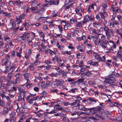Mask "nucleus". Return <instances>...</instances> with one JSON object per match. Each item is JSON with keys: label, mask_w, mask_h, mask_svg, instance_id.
<instances>
[{"label": "nucleus", "mask_w": 122, "mask_h": 122, "mask_svg": "<svg viewBox=\"0 0 122 122\" xmlns=\"http://www.w3.org/2000/svg\"><path fill=\"white\" fill-rule=\"evenodd\" d=\"M3 21L4 20H2L1 22H0V26L2 28H3V27H4L5 26V22Z\"/></svg>", "instance_id": "obj_50"}, {"label": "nucleus", "mask_w": 122, "mask_h": 122, "mask_svg": "<svg viewBox=\"0 0 122 122\" xmlns=\"http://www.w3.org/2000/svg\"><path fill=\"white\" fill-rule=\"evenodd\" d=\"M15 112H12L10 115V120L11 119L15 118Z\"/></svg>", "instance_id": "obj_40"}, {"label": "nucleus", "mask_w": 122, "mask_h": 122, "mask_svg": "<svg viewBox=\"0 0 122 122\" xmlns=\"http://www.w3.org/2000/svg\"><path fill=\"white\" fill-rule=\"evenodd\" d=\"M91 74V72L89 71H88L86 72L82 73L81 74V76L82 78H83V76L86 75V76H88Z\"/></svg>", "instance_id": "obj_27"}, {"label": "nucleus", "mask_w": 122, "mask_h": 122, "mask_svg": "<svg viewBox=\"0 0 122 122\" xmlns=\"http://www.w3.org/2000/svg\"><path fill=\"white\" fill-rule=\"evenodd\" d=\"M68 47L71 50V51H73L74 50V48L73 45L71 44H69L68 46Z\"/></svg>", "instance_id": "obj_47"}, {"label": "nucleus", "mask_w": 122, "mask_h": 122, "mask_svg": "<svg viewBox=\"0 0 122 122\" xmlns=\"http://www.w3.org/2000/svg\"><path fill=\"white\" fill-rule=\"evenodd\" d=\"M77 49L80 52H82L84 50L85 46L81 44H80L77 46Z\"/></svg>", "instance_id": "obj_21"}, {"label": "nucleus", "mask_w": 122, "mask_h": 122, "mask_svg": "<svg viewBox=\"0 0 122 122\" xmlns=\"http://www.w3.org/2000/svg\"><path fill=\"white\" fill-rule=\"evenodd\" d=\"M41 86L43 88H46L48 87L46 83L45 84L43 82H41Z\"/></svg>", "instance_id": "obj_51"}, {"label": "nucleus", "mask_w": 122, "mask_h": 122, "mask_svg": "<svg viewBox=\"0 0 122 122\" xmlns=\"http://www.w3.org/2000/svg\"><path fill=\"white\" fill-rule=\"evenodd\" d=\"M43 11L44 10L43 9L41 10L40 9L38 8L37 6H32L31 8V11L34 14H42L43 13Z\"/></svg>", "instance_id": "obj_6"}, {"label": "nucleus", "mask_w": 122, "mask_h": 122, "mask_svg": "<svg viewBox=\"0 0 122 122\" xmlns=\"http://www.w3.org/2000/svg\"><path fill=\"white\" fill-rule=\"evenodd\" d=\"M92 65L94 66L97 67L98 66V63L97 62L93 61Z\"/></svg>", "instance_id": "obj_57"}, {"label": "nucleus", "mask_w": 122, "mask_h": 122, "mask_svg": "<svg viewBox=\"0 0 122 122\" xmlns=\"http://www.w3.org/2000/svg\"><path fill=\"white\" fill-rule=\"evenodd\" d=\"M49 75L52 77H55L56 78V77L57 76V73H51L49 74Z\"/></svg>", "instance_id": "obj_48"}, {"label": "nucleus", "mask_w": 122, "mask_h": 122, "mask_svg": "<svg viewBox=\"0 0 122 122\" xmlns=\"http://www.w3.org/2000/svg\"><path fill=\"white\" fill-rule=\"evenodd\" d=\"M94 19V16L93 15L89 16L88 15H86L84 16L83 20L82 21L84 24L87 22H89V20L91 21H93Z\"/></svg>", "instance_id": "obj_5"}, {"label": "nucleus", "mask_w": 122, "mask_h": 122, "mask_svg": "<svg viewBox=\"0 0 122 122\" xmlns=\"http://www.w3.org/2000/svg\"><path fill=\"white\" fill-rule=\"evenodd\" d=\"M58 72L60 74L62 75V77L64 79H66L67 77V72H65L64 70L62 69L59 70L58 71Z\"/></svg>", "instance_id": "obj_9"}, {"label": "nucleus", "mask_w": 122, "mask_h": 122, "mask_svg": "<svg viewBox=\"0 0 122 122\" xmlns=\"http://www.w3.org/2000/svg\"><path fill=\"white\" fill-rule=\"evenodd\" d=\"M86 39V37L85 36L82 35L81 37H78L76 38V40L79 41H84Z\"/></svg>", "instance_id": "obj_36"}, {"label": "nucleus", "mask_w": 122, "mask_h": 122, "mask_svg": "<svg viewBox=\"0 0 122 122\" xmlns=\"http://www.w3.org/2000/svg\"><path fill=\"white\" fill-rule=\"evenodd\" d=\"M80 102L78 100H76L75 101L69 104V105L71 106H73L74 107H76V108L79 107L78 106H79V104Z\"/></svg>", "instance_id": "obj_17"}, {"label": "nucleus", "mask_w": 122, "mask_h": 122, "mask_svg": "<svg viewBox=\"0 0 122 122\" xmlns=\"http://www.w3.org/2000/svg\"><path fill=\"white\" fill-rule=\"evenodd\" d=\"M70 21L71 24H73L74 23H76L77 21V19L73 18L70 19Z\"/></svg>", "instance_id": "obj_42"}, {"label": "nucleus", "mask_w": 122, "mask_h": 122, "mask_svg": "<svg viewBox=\"0 0 122 122\" xmlns=\"http://www.w3.org/2000/svg\"><path fill=\"white\" fill-rule=\"evenodd\" d=\"M117 19L120 22L122 21V16L121 15H118L117 16Z\"/></svg>", "instance_id": "obj_63"}, {"label": "nucleus", "mask_w": 122, "mask_h": 122, "mask_svg": "<svg viewBox=\"0 0 122 122\" xmlns=\"http://www.w3.org/2000/svg\"><path fill=\"white\" fill-rule=\"evenodd\" d=\"M21 19L19 17L16 18V22L17 24H19L21 22Z\"/></svg>", "instance_id": "obj_44"}, {"label": "nucleus", "mask_w": 122, "mask_h": 122, "mask_svg": "<svg viewBox=\"0 0 122 122\" xmlns=\"http://www.w3.org/2000/svg\"><path fill=\"white\" fill-rule=\"evenodd\" d=\"M110 105L111 107L113 106L119 107L121 106V104L116 102H111L110 103Z\"/></svg>", "instance_id": "obj_20"}, {"label": "nucleus", "mask_w": 122, "mask_h": 122, "mask_svg": "<svg viewBox=\"0 0 122 122\" xmlns=\"http://www.w3.org/2000/svg\"><path fill=\"white\" fill-rule=\"evenodd\" d=\"M84 80V79H79L77 80V81H74L73 83V84H75L77 83H78V84H80L81 83H82L83 82Z\"/></svg>", "instance_id": "obj_33"}, {"label": "nucleus", "mask_w": 122, "mask_h": 122, "mask_svg": "<svg viewBox=\"0 0 122 122\" xmlns=\"http://www.w3.org/2000/svg\"><path fill=\"white\" fill-rule=\"evenodd\" d=\"M95 117H97V118H101V119L103 120H106L108 118V116L107 114H102V116H101L98 114H96L95 115Z\"/></svg>", "instance_id": "obj_14"}, {"label": "nucleus", "mask_w": 122, "mask_h": 122, "mask_svg": "<svg viewBox=\"0 0 122 122\" xmlns=\"http://www.w3.org/2000/svg\"><path fill=\"white\" fill-rule=\"evenodd\" d=\"M45 66L42 65L38 66L37 67V69L40 70H42L45 69Z\"/></svg>", "instance_id": "obj_49"}, {"label": "nucleus", "mask_w": 122, "mask_h": 122, "mask_svg": "<svg viewBox=\"0 0 122 122\" xmlns=\"http://www.w3.org/2000/svg\"><path fill=\"white\" fill-rule=\"evenodd\" d=\"M42 27L43 30L45 31H47L49 30L48 28L46 25H43Z\"/></svg>", "instance_id": "obj_53"}, {"label": "nucleus", "mask_w": 122, "mask_h": 122, "mask_svg": "<svg viewBox=\"0 0 122 122\" xmlns=\"http://www.w3.org/2000/svg\"><path fill=\"white\" fill-rule=\"evenodd\" d=\"M95 45L98 46L99 43L100 42V40L98 39V37L96 35L94 36V37L92 40Z\"/></svg>", "instance_id": "obj_13"}, {"label": "nucleus", "mask_w": 122, "mask_h": 122, "mask_svg": "<svg viewBox=\"0 0 122 122\" xmlns=\"http://www.w3.org/2000/svg\"><path fill=\"white\" fill-rule=\"evenodd\" d=\"M76 28L77 29H80L81 27H82V25H84V23L82 21L80 22H77L76 23Z\"/></svg>", "instance_id": "obj_18"}, {"label": "nucleus", "mask_w": 122, "mask_h": 122, "mask_svg": "<svg viewBox=\"0 0 122 122\" xmlns=\"http://www.w3.org/2000/svg\"><path fill=\"white\" fill-rule=\"evenodd\" d=\"M29 69L32 71H33L34 70V67L33 64H31L29 66Z\"/></svg>", "instance_id": "obj_54"}, {"label": "nucleus", "mask_w": 122, "mask_h": 122, "mask_svg": "<svg viewBox=\"0 0 122 122\" xmlns=\"http://www.w3.org/2000/svg\"><path fill=\"white\" fill-rule=\"evenodd\" d=\"M64 81L63 80H59L56 81V84L57 86L59 84H63L64 83Z\"/></svg>", "instance_id": "obj_39"}, {"label": "nucleus", "mask_w": 122, "mask_h": 122, "mask_svg": "<svg viewBox=\"0 0 122 122\" xmlns=\"http://www.w3.org/2000/svg\"><path fill=\"white\" fill-rule=\"evenodd\" d=\"M56 46H57L58 49L60 50H63L64 48V46L62 45H60L59 43L58 42L56 44Z\"/></svg>", "instance_id": "obj_37"}, {"label": "nucleus", "mask_w": 122, "mask_h": 122, "mask_svg": "<svg viewBox=\"0 0 122 122\" xmlns=\"http://www.w3.org/2000/svg\"><path fill=\"white\" fill-rule=\"evenodd\" d=\"M110 10L112 12L113 14H116L117 12L119 13L120 12V10L118 7H115L112 6L111 7Z\"/></svg>", "instance_id": "obj_10"}, {"label": "nucleus", "mask_w": 122, "mask_h": 122, "mask_svg": "<svg viewBox=\"0 0 122 122\" xmlns=\"http://www.w3.org/2000/svg\"><path fill=\"white\" fill-rule=\"evenodd\" d=\"M59 3V0H57L56 1H51V0L49 3H48L50 5H57Z\"/></svg>", "instance_id": "obj_28"}, {"label": "nucleus", "mask_w": 122, "mask_h": 122, "mask_svg": "<svg viewBox=\"0 0 122 122\" xmlns=\"http://www.w3.org/2000/svg\"><path fill=\"white\" fill-rule=\"evenodd\" d=\"M38 96H37L32 98L31 96H30L27 97L26 99L28 103L31 104H33L35 102V101L36 100L38 99Z\"/></svg>", "instance_id": "obj_7"}, {"label": "nucleus", "mask_w": 122, "mask_h": 122, "mask_svg": "<svg viewBox=\"0 0 122 122\" xmlns=\"http://www.w3.org/2000/svg\"><path fill=\"white\" fill-rule=\"evenodd\" d=\"M103 29L105 31L107 38L108 40H110L111 37L114 36V31L113 29H109L106 26H105L104 27H103Z\"/></svg>", "instance_id": "obj_2"}, {"label": "nucleus", "mask_w": 122, "mask_h": 122, "mask_svg": "<svg viewBox=\"0 0 122 122\" xmlns=\"http://www.w3.org/2000/svg\"><path fill=\"white\" fill-rule=\"evenodd\" d=\"M9 110L7 107H4L2 112V114L3 115H6L8 112Z\"/></svg>", "instance_id": "obj_25"}, {"label": "nucleus", "mask_w": 122, "mask_h": 122, "mask_svg": "<svg viewBox=\"0 0 122 122\" xmlns=\"http://www.w3.org/2000/svg\"><path fill=\"white\" fill-rule=\"evenodd\" d=\"M5 78L4 76L3 77H1V78L0 79V83H1L0 85V88L1 89H4V88L5 87L4 86L5 85V84L4 83H2L1 82V80L2 79H4Z\"/></svg>", "instance_id": "obj_35"}, {"label": "nucleus", "mask_w": 122, "mask_h": 122, "mask_svg": "<svg viewBox=\"0 0 122 122\" xmlns=\"http://www.w3.org/2000/svg\"><path fill=\"white\" fill-rule=\"evenodd\" d=\"M13 72L11 71L8 74V77L10 78V79L11 78L12 76L14 75L12 73Z\"/></svg>", "instance_id": "obj_62"}, {"label": "nucleus", "mask_w": 122, "mask_h": 122, "mask_svg": "<svg viewBox=\"0 0 122 122\" xmlns=\"http://www.w3.org/2000/svg\"><path fill=\"white\" fill-rule=\"evenodd\" d=\"M47 94V93L46 91H43L41 93V96L42 98H44Z\"/></svg>", "instance_id": "obj_61"}, {"label": "nucleus", "mask_w": 122, "mask_h": 122, "mask_svg": "<svg viewBox=\"0 0 122 122\" xmlns=\"http://www.w3.org/2000/svg\"><path fill=\"white\" fill-rule=\"evenodd\" d=\"M97 37L98 38H100L99 39L101 41H104V40L105 39V36L101 34H97Z\"/></svg>", "instance_id": "obj_22"}, {"label": "nucleus", "mask_w": 122, "mask_h": 122, "mask_svg": "<svg viewBox=\"0 0 122 122\" xmlns=\"http://www.w3.org/2000/svg\"><path fill=\"white\" fill-rule=\"evenodd\" d=\"M18 90L19 91L17 93L19 100H22L24 94V90L21 89L20 88H18Z\"/></svg>", "instance_id": "obj_8"}, {"label": "nucleus", "mask_w": 122, "mask_h": 122, "mask_svg": "<svg viewBox=\"0 0 122 122\" xmlns=\"http://www.w3.org/2000/svg\"><path fill=\"white\" fill-rule=\"evenodd\" d=\"M88 110H90L89 113H87V114L89 115L90 114H94L95 116L96 114H98V113L100 114L102 113V109L101 107L98 106L96 108L93 107L88 109Z\"/></svg>", "instance_id": "obj_3"}, {"label": "nucleus", "mask_w": 122, "mask_h": 122, "mask_svg": "<svg viewBox=\"0 0 122 122\" xmlns=\"http://www.w3.org/2000/svg\"><path fill=\"white\" fill-rule=\"evenodd\" d=\"M29 94L30 93L28 92L27 91H25L24 90V94L23 97H22V98H23V100L24 101V98L26 97H30V95H29Z\"/></svg>", "instance_id": "obj_26"}, {"label": "nucleus", "mask_w": 122, "mask_h": 122, "mask_svg": "<svg viewBox=\"0 0 122 122\" xmlns=\"http://www.w3.org/2000/svg\"><path fill=\"white\" fill-rule=\"evenodd\" d=\"M48 23L49 24V27L50 28L52 29H54L55 28L54 25L53 24H52L51 22H49L47 21H45L44 22V23L46 24Z\"/></svg>", "instance_id": "obj_30"}, {"label": "nucleus", "mask_w": 122, "mask_h": 122, "mask_svg": "<svg viewBox=\"0 0 122 122\" xmlns=\"http://www.w3.org/2000/svg\"><path fill=\"white\" fill-rule=\"evenodd\" d=\"M26 15L25 14H22L20 15L19 17L21 20L24 19L26 16Z\"/></svg>", "instance_id": "obj_55"}, {"label": "nucleus", "mask_w": 122, "mask_h": 122, "mask_svg": "<svg viewBox=\"0 0 122 122\" xmlns=\"http://www.w3.org/2000/svg\"><path fill=\"white\" fill-rule=\"evenodd\" d=\"M14 24V20H11L8 25L7 28L8 29H13V25Z\"/></svg>", "instance_id": "obj_19"}, {"label": "nucleus", "mask_w": 122, "mask_h": 122, "mask_svg": "<svg viewBox=\"0 0 122 122\" xmlns=\"http://www.w3.org/2000/svg\"><path fill=\"white\" fill-rule=\"evenodd\" d=\"M2 14L3 16L5 17L10 18L11 16V14L10 13H8L5 11H2Z\"/></svg>", "instance_id": "obj_24"}, {"label": "nucleus", "mask_w": 122, "mask_h": 122, "mask_svg": "<svg viewBox=\"0 0 122 122\" xmlns=\"http://www.w3.org/2000/svg\"><path fill=\"white\" fill-rule=\"evenodd\" d=\"M4 89L6 92H9V93H10L12 91L11 87H10L8 86H6L4 87Z\"/></svg>", "instance_id": "obj_29"}, {"label": "nucleus", "mask_w": 122, "mask_h": 122, "mask_svg": "<svg viewBox=\"0 0 122 122\" xmlns=\"http://www.w3.org/2000/svg\"><path fill=\"white\" fill-rule=\"evenodd\" d=\"M42 43H41L40 42H38L36 43V45L39 47L41 46L42 48H43L45 47V43L46 40L44 39H42L41 40Z\"/></svg>", "instance_id": "obj_16"}, {"label": "nucleus", "mask_w": 122, "mask_h": 122, "mask_svg": "<svg viewBox=\"0 0 122 122\" xmlns=\"http://www.w3.org/2000/svg\"><path fill=\"white\" fill-rule=\"evenodd\" d=\"M93 54L94 57L96 59L98 60L99 61L103 62H105V60L106 59V58L104 56H103L102 58L99 54L97 52H93Z\"/></svg>", "instance_id": "obj_4"}, {"label": "nucleus", "mask_w": 122, "mask_h": 122, "mask_svg": "<svg viewBox=\"0 0 122 122\" xmlns=\"http://www.w3.org/2000/svg\"><path fill=\"white\" fill-rule=\"evenodd\" d=\"M116 80L115 77L112 75L110 76L109 77L103 81L104 83L106 85H110L114 87L117 86L116 84L114 82Z\"/></svg>", "instance_id": "obj_1"}, {"label": "nucleus", "mask_w": 122, "mask_h": 122, "mask_svg": "<svg viewBox=\"0 0 122 122\" xmlns=\"http://www.w3.org/2000/svg\"><path fill=\"white\" fill-rule=\"evenodd\" d=\"M24 75L25 79L27 81H29V74L28 73H26L24 74Z\"/></svg>", "instance_id": "obj_41"}, {"label": "nucleus", "mask_w": 122, "mask_h": 122, "mask_svg": "<svg viewBox=\"0 0 122 122\" xmlns=\"http://www.w3.org/2000/svg\"><path fill=\"white\" fill-rule=\"evenodd\" d=\"M122 51H119L117 53V56L119 57L120 58H122V55H121Z\"/></svg>", "instance_id": "obj_52"}, {"label": "nucleus", "mask_w": 122, "mask_h": 122, "mask_svg": "<svg viewBox=\"0 0 122 122\" xmlns=\"http://www.w3.org/2000/svg\"><path fill=\"white\" fill-rule=\"evenodd\" d=\"M99 46L102 48L104 49L107 50L108 49V47H107V45H106L104 41H101L99 44Z\"/></svg>", "instance_id": "obj_15"}, {"label": "nucleus", "mask_w": 122, "mask_h": 122, "mask_svg": "<svg viewBox=\"0 0 122 122\" xmlns=\"http://www.w3.org/2000/svg\"><path fill=\"white\" fill-rule=\"evenodd\" d=\"M87 101H89V103L90 104L92 103H94L96 102L97 101V100L91 98H89L88 100Z\"/></svg>", "instance_id": "obj_31"}, {"label": "nucleus", "mask_w": 122, "mask_h": 122, "mask_svg": "<svg viewBox=\"0 0 122 122\" xmlns=\"http://www.w3.org/2000/svg\"><path fill=\"white\" fill-rule=\"evenodd\" d=\"M1 62L3 64H4L6 68H8L10 67L11 63L10 61H6L5 59H3Z\"/></svg>", "instance_id": "obj_12"}, {"label": "nucleus", "mask_w": 122, "mask_h": 122, "mask_svg": "<svg viewBox=\"0 0 122 122\" xmlns=\"http://www.w3.org/2000/svg\"><path fill=\"white\" fill-rule=\"evenodd\" d=\"M61 104L62 105H63L64 106H67L68 105H69V103L68 102H61Z\"/></svg>", "instance_id": "obj_59"}, {"label": "nucleus", "mask_w": 122, "mask_h": 122, "mask_svg": "<svg viewBox=\"0 0 122 122\" xmlns=\"http://www.w3.org/2000/svg\"><path fill=\"white\" fill-rule=\"evenodd\" d=\"M6 6V5L5 3L3 2H1V5H0V9H1V7L3 9H5Z\"/></svg>", "instance_id": "obj_43"}, {"label": "nucleus", "mask_w": 122, "mask_h": 122, "mask_svg": "<svg viewBox=\"0 0 122 122\" xmlns=\"http://www.w3.org/2000/svg\"><path fill=\"white\" fill-rule=\"evenodd\" d=\"M57 52V51L54 52L49 49H47L45 51V52L46 54L49 55L51 56H52L53 55V54H54L55 55L56 54Z\"/></svg>", "instance_id": "obj_11"}, {"label": "nucleus", "mask_w": 122, "mask_h": 122, "mask_svg": "<svg viewBox=\"0 0 122 122\" xmlns=\"http://www.w3.org/2000/svg\"><path fill=\"white\" fill-rule=\"evenodd\" d=\"M56 61L57 62V63H59V62H61L62 61L60 58L56 56Z\"/></svg>", "instance_id": "obj_58"}, {"label": "nucleus", "mask_w": 122, "mask_h": 122, "mask_svg": "<svg viewBox=\"0 0 122 122\" xmlns=\"http://www.w3.org/2000/svg\"><path fill=\"white\" fill-rule=\"evenodd\" d=\"M47 4H43V3H42V5L40 7V9L42 10V9L44 10V11L43 12V13L44 12H45V10L44 8L47 5Z\"/></svg>", "instance_id": "obj_45"}, {"label": "nucleus", "mask_w": 122, "mask_h": 122, "mask_svg": "<svg viewBox=\"0 0 122 122\" xmlns=\"http://www.w3.org/2000/svg\"><path fill=\"white\" fill-rule=\"evenodd\" d=\"M26 41L28 44L29 45H32V41L31 40H30V39H26Z\"/></svg>", "instance_id": "obj_60"}, {"label": "nucleus", "mask_w": 122, "mask_h": 122, "mask_svg": "<svg viewBox=\"0 0 122 122\" xmlns=\"http://www.w3.org/2000/svg\"><path fill=\"white\" fill-rule=\"evenodd\" d=\"M39 35L42 38V39H44L45 37V34L41 30H40L39 31Z\"/></svg>", "instance_id": "obj_32"}, {"label": "nucleus", "mask_w": 122, "mask_h": 122, "mask_svg": "<svg viewBox=\"0 0 122 122\" xmlns=\"http://www.w3.org/2000/svg\"><path fill=\"white\" fill-rule=\"evenodd\" d=\"M33 120L32 118H30L26 120L25 122H32Z\"/></svg>", "instance_id": "obj_64"}, {"label": "nucleus", "mask_w": 122, "mask_h": 122, "mask_svg": "<svg viewBox=\"0 0 122 122\" xmlns=\"http://www.w3.org/2000/svg\"><path fill=\"white\" fill-rule=\"evenodd\" d=\"M6 92L4 90L1 91L0 92V96H1L3 100L5 99V96Z\"/></svg>", "instance_id": "obj_23"}, {"label": "nucleus", "mask_w": 122, "mask_h": 122, "mask_svg": "<svg viewBox=\"0 0 122 122\" xmlns=\"http://www.w3.org/2000/svg\"><path fill=\"white\" fill-rule=\"evenodd\" d=\"M26 35V33H24V34H23L22 36H19V38H22V41H24L25 40V39Z\"/></svg>", "instance_id": "obj_46"}, {"label": "nucleus", "mask_w": 122, "mask_h": 122, "mask_svg": "<svg viewBox=\"0 0 122 122\" xmlns=\"http://www.w3.org/2000/svg\"><path fill=\"white\" fill-rule=\"evenodd\" d=\"M30 81H27L26 83H25L24 85H22L21 86H23L24 85L28 89H29L30 88V86L31 84H30Z\"/></svg>", "instance_id": "obj_34"}, {"label": "nucleus", "mask_w": 122, "mask_h": 122, "mask_svg": "<svg viewBox=\"0 0 122 122\" xmlns=\"http://www.w3.org/2000/svg\"><path fill=\"white\" fill-rule=\"evenodd\" d=\"M5 98H6L7 99L8 104H10L11 102V100L10 97L8 96H5Z\"/></svg>", "instance_id": "obj_56"}, {"label": "nucleus", "mask_w": 122, "mask_h": 122, "mask_svg": "<svg viewBox=\"0 0 122 122\" xmlns=\"http://www.w3.org/2000/svg\"><path fill=\"white\" fill-rule=\"evenodd\" d=\"M3 38L4 40L7 42H8L10 40V38L8 36L6 35L4 36Z\"/></svg>", "instance_id": "obj_38"}]
</instances>
